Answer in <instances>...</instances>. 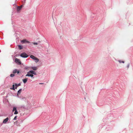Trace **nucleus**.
Returning <instances> with one entry per match:
<instances>
[{
    "label": "nucleus",
    "mask_w": 133,
    "mask_h": 133,
    "mask_svg": "<svg viewBox=\"0 0 133 133\" xmlns=\"http://www.w3.org/2000/svg\"><path fill=\"white\" fill-rule=\"evenodd\" d=\"M11 89H13L14 90H15V85L14 84L13 85H12V88H11Z\"/></svg>",
    "instance_id": "15"
},
{
    "label": "nucleus",
    "mask_w": 133,
    "mask_h": 133,
    "mask_svg": "<svg viewBox=\"0 0 133 133\" xmlns=\"http://www.w3.org/2000/svg\"><path fill=\"white\" fill-rule=\"evenodd\" d=\"M32 68L33 69V67H32Z\"/></svg>",
    "instance_id": "27"
},
{
    "label": "nucleus",
    "mask_w": 133,
    "mask_h": 133,
    "mask_svg": "<svg viewBox=\"0 0 133 133\" xmlns=\"http://www.w3.org/2000/svg\"><path fill=\"white\" fill-rule=\"evenodd\" d=\"M17 117V116H15V117L14 118L13 120H16V119Z\"/></svg>",
    "instance_id": "20"
},
{
    "label": "nucleus",
    "mask_w": 133,
    "mask_h": 133,
    "mask_svg": "<svg viewBox=\"0 0 133 133\" xmlns=\"http://www.w3.org/2000/svg\"><path fill=\"white\" fill-rule=\"evenodd\" d=\"M27 81V79L26 78L23 79V81L24 83H25Z\"/></svg>",
    "instance_id": "12"
},
{
    "label": "nucleus",
    "mask_w": 133,
    "mask_h": 133,
    "mask_svg": "<svg viewBox=\"0 0 133 133\" xmlns=\"http://www.w3.org/2000/svg\"><path fill=\"white\" fill-rule=\"evenodd\" d=\"M26 0H24V2H25V1H26Z\"/></svg>",
    "instance_id": "26"
},
{
    "label": "nucleus",
    "mask_w": 133,
    "mask_h": 133,
    "mask_svg": "<svg viewBox=\"0 0 133 133\" xmlns=\"http://www.w3.org/2000/svg\"><path fill=\"white\" fill-rule=\"evenodd\" d=\"M17 69H14L13 71V73L14 74H15V73H16L17 72Z\"/></svg>",
    "instance_id": "14"
},
{
    "label": "nucleus",
    "mask_w": 133,
    "mask_h": 133,
    "mask_svg": "<svg viewBox=\"0 0 133 133\" xmlns=\"http://www.w3.org/2000/svg\"><path fill=\"white\" fill-rule=\"evenodd\" d=\"M10 120H9V118L8 117H7L5 119H4L3 122V123L4 124H5L6 123H9Z\"/></svg>",
    "instance_id": "2"
},
{
    "label": "nucleus",
    "mask_w": 133,
    "mask_h": 133,
    "mask_svg": "<svg viewBox=\"0 0 133 133\" xmlns=\"http://www.w3.org/2000/svg\"><path fill=\"white\" fill-rule=\"evenodd\" d=\"M21 57L23 58H27L28 57V55L25 53H23L20 55Z\"/></svg>",
    "instance_id": "3"
},
{
    "label": "nucleus",
    "mask_w": 133,
    "mask_h": 133,
    "mask_svg": "<svg viewBox=\"0 0 133 133\" xmlns=\"http://www.w3.org/2000/svg\"><path fill=\"white\" fill-rule=\"evenodd\" d=\"M21 90H22V89H19L17 91V96H18V95H19L20 94V93L21 91Z\"/></svg>",
    "instance_id": "10"
},
{
    "label": "nucleus",
    "mask_w": 133,
    "mask_h": 133,
    "mask_svg": "<svg viewBox=\"0 0 133 133\" xmlns=\"http://www.w3.org/2000/svg\"><path fill=\"white\" fill-rule=\"evenodd\" d=\"M14 111H15V112L14 113V114H17L18 113V112L17 110V108L16 107H14L13 109L12 110V111L13 112Z\"/></svg>",
    "instance_id": "5"
},
{
    "label": "nucleus",
    "mask_w": 133,
    "mask_h": 133,
    "mask_svg": "<svg viewBox=\"0 0 133 133\" xmlns=\"http://www.w3.org/2000/svg\"><path fill=\"white\" fill-rule=\"evenodd\" d=\"M39 59L37 58L34 56V61L36 63H37L38 62Z\"/></svg>",
    "instance_id": "7"
},
{
    "label": "nucleus",
    "mask_w": 133,
    "mask_h": 133,
    "mask_svg": "<svg viewBox=\"0 0 133 133\" xmlns=\"http://www.w3.org/2000/svg\"><path fill=\"white\" fill-rule=\"evenodd\" d=\"M15 62L16 63L20 65L21 64V62L20 61L19 59L17 58L15 59Z\"/></svg>",
    "instance_id": "4"
},
{
    "label": "nucleus",
    "mask_w": 133,
    "mask_h": 133,
    "mask_svg": "<svg viewBox=\"0 0 133 133\" xmlns=\"http://www.w3.org/2000/svg\"><path fill=\"white\" fill-rule=\"evenodd\" d=\"M118 62L120 63H124V61H121L120 60H119L118 61Z\"/></svg>",
    "instance_id": "21"
},
{
    "label": "nucleus",
    "mask_w": 133,
    "mask_h": 133,
    "mask_svg": "<svg viewBox=\"0 0 133 133\" xmlns=\"http://www.w3.org/2000/svg\"><path fill=\"white\" fill-rule=\"evenodd\" d=\"M40 42H41L39 41H38L37 42H34V45H39V44Z\"/></svg>",
    "instance_id": "9"
},
{
    "label": "nucleus",
    "mask_w": 133,
    "mask_h": 133,
    "mask_svg": "<svg viewBox=\"0 0 133 133\" xmlns=\"http://www.w3.org/2000/svg\"><path fill=\"white\" fill-rule=\"evenodd\" d=\"M38 69L37 67H34V71Z\"/></svg>",
    "instance_id": "17"
},
{
    "label": "nucleus",
    "mask_w": 133,
    "mask_h": 133,
    "mask_svg": "<svg viewBox=\"0 0 133 133\" xmlns=\"http://www.w3.org/2000/svg\"><path fill=\"white\" fill-rule=\"evenodd\" d=\"M23 5H21L20 6H18L17 7V11L18 12L19 11L21 10V9Z\"/></svg>",
    "instance_id": "6"
},
{
    "label": "nucleus",
    "mask_w": 133,
    "mask_h": 133,
    "mask_svg": "<svg viewBox=\"0 0 133 133\" xmlns=\"http://www.w3.org/2000/svg\"><path fill=\"white\" fill-rule=\"evenodd\" d=\"M39 84H44V83H39Z\"/></svg>",
    "instance_id": "25"
},
{
    "label": "nucleus",
    "mask_w": 133,
    "mask_h": 133,
    "mask_svg": "<svg viewBox=\"0 0 133 133\" xmlns=\"http://www.w3.org/2000/svg\"><path fill=\"white\" fill-rule=\"evenodd\" d=\"M30 67H25V69H26V70H28V69H30Z\"/></svg>",
    "instance_id": "19"
},
{
    "label": "nucleus",
    "mask_w": 133,
    "mask_h": 133,
    "mask_svg": "<svg viewBox=\"0 0 133 133\" xmlns=\"http://www.w3.org/2000/svg\"><path fill=\"white\" fill-rule=\"evenodd\" d=\"M18 47L19 48L20 50H21L23 48L22 46V45H18Z\"/></svg>",
    "instance_id": "13"
},
{
    "label": "nucleus",
    "mask_w": 133,
    "mask_h": 133,
    "mask_svg": "<svg viewBox=\"0 0 133 133\" xmlns=\"http://www.w3.org/2000/svg\"><path fill=\"white\" fill-rule=\"evenodd\" d=\"M33 70H30L27 72V74L25 75V76H30L32 77L33 76Z\"/></svg>",
    "instance_id": "1"
},
{
    "label": "nucleus",
    "mask_w": 133,
    "mask_h": 133,
    "mask_svg": "<svg viewBox=\"0 0 133 133\" xmlns=\"http://www.w3.org/2000/svg\"><path fill=\"white\" fill-rule=\"evenodd\" d=\"M18 122V121H17L16 122H15L14 124V125H17V123Z\"/></svg>",
    "instance_id": "18"
},
{
    "label": "nucleus",
    "mask_w": 133,
    "mask_h": 133,
    "mask_svg": "<svg viewBox=\"0 0 133 133\" xmlns=\"http://www.w3.org/2000/svg\"><path fill=\"white\" fill-rule=\"evenodd\" d=\"M17 0H15L16 1H17Z\"/></svg>",
    "instance_id": "28"
},
{
    "label": "nucleus",
    "mask_w": 133,
    "mask_h": 133,
    "mask_svg": "<svg viewBox=\"0 0 133 133\" xmlns=\"http://www.w3.org/2000/svg\"><path fill=\"white\" fill-rule=\"evenodd\" d=\"M37 75V72L34 71V75Z\"/></svg>",
    "instance_id": "22"
},
{
    "label": "nucleus",
    "mask_w": 133,
    "mask_h": 133,
    "mask_svg": "<svg viewBox=\"0 0 133 133\" xmlns=\"http://www.w3.org/2000/svg\"><path fill=\"white\" fill-rule=\"evenodd\" d=\"M21 83H19L18 84H15V89H16L17 87L21 85Z\"/></svg>",
    "instance_id": "11"
},
{
    "label": "nucleus",
    "mask_w": 133,
    "mask_h": 133,
    "mask_svg": "<svg viewBox=\"0 0 133 133\" xmlns=\"http://www.w3.org/2000/svg\"><path fill=\"white\" fill-rule=\"evenodd\" d=\"M21 42L22 43H29V42L28 41H27L26 40V39H24L23 40L21 41Z\"/></svg>",
    "instance_id": "8"
},
{
    "label": "nucleus",
    "mask_w": 133,
    "mask_h": 133,
    "mask_svg": "<svg viewBox=\"0 0 133 133\" xmlns=\"http://www.w3.org/2000/svg\"><path fill=\"white\" fill-rule=\"evenodd\" d=\"M20 72V71L19 70H18V71H17V74H18Z\"/></svg>",
    "instance_id": "24"
},
{
    "label": "nucleus",
    "mask_w": 133,
    "mask_h": 133,
    "mask_svg": "<svg viewBox=\"0 0 133 133\" xmlns=\"http://www.w3.org/2000/svg\"><path fill=\"white\" fill-rule=\"evenodd\" d=\"M30 57L32 58V59H33V55H31L30 56Z\"/></svg>",
    "instance_id": "23"
},
{
    "label": "nucleus",
    "mask_w": 133,
    "mask_h": 133,
    "mask_svg": "<svg viewBox=\"0 0 133 133\" xmlns=\"http://www.w3.org/2000/svg\"><path fill=\"white\" fill-rule=\"evenodd\" d=\"M15 76V75L14 74H11L10 75V76L11 77H12Z\"/></svg>",
    "instance_id": "16"
}]
</instances>
